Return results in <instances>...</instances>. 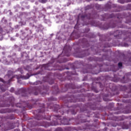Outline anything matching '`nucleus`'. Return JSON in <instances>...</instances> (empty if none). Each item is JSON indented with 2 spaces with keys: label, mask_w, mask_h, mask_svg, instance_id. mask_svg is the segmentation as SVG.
Wrapping results in <instances>:
<instances>
[{
  "label": "nucleus",
  "mask_w": 131,
  "mask_h": 131,
  "mask_svg": "<svg viewBox=\"0 0 131 131\" xmlns=\"http://www.w3.org/2000/svg\"><path fill=\"white\" fill-rule=\"evenodd\" d=\"M81 18H86V15H81Z\"/></svg>",
  "instance_id": "nucleus-24"
},
{
  "label": "nucleus",
  "mask_w": 131,
  "mask_h": 131,
  "mask_svg": "<svg viewBox=\"0 0 131 131\" xmlns=\"http://www.w3.org/2000/svg\"><path fill=\"white\" fill-rule=\"evenodd\" d=\"M50 84H52V83H54V81H52V82H49Z\"/></svg>",
  "instance_id": "nucleus-35"
},
{
  "label": "nucleus",
  "mask_w": 131,
  "mask_h": 131,
  "mask_svg": "<svg viewBox=\"0 0 131 131\" xmlns=\"http://www.w3.org/2000/svg\"><path fill=\"white\" fill-rule=\"evenodd\" d=\"M60 106L57 104H55L54 105L53 103H51L50 104H48L47 108L49 109H53L55 112H60L62 115L64 114V113H66V110H65L64 106H62L61 107L59 108Z\"/></svg>",
  "instance_id": "nucleus-2"
},
{
  "label": "nucleus",
  "mask_w": 131,
  "mask_h": 131,
  "mask_svg": "<svg viewBox=\"0 0 131 131\" xmlns=\"http://www.w3.org/2000/svg\"><path fill=\"white\" fill-rule=\"evenodd\" d=\"M53 88L55 90L56 94H58L59 93V88L58 87V85H55L53 87Z\"/></svg>",
  "instance_id": "nucleus-13"
},
{
  "label": "nucleus",
  "mask_w": 131,
  "mask_h": 131,
  "mask_svg": "<svg viewBox=\"0 0 131 131\" xmlns=\"http://www.w3.org/2000/svg\"><path fill=\"white\" fill-rule=\"evenodd\" d=\"M71 51V48H70V46H66L63 49L62 53L64 54V55L67 56V57H69L70 56V53H69V52Z\"/></svg>",
  "instance_id": "nucleus-6"
},
{
  "label": "nucleus",
  "mask_w": 131,
  "mask_h": 131,
  "mask_svg": "<svg viewBox=\"0 0 131 131\" xmlns=\"http://www.w3.org/2000/svg\"><path fill=\"white\" fill-rule=\"evenodd\" d=\"M57 100L56 98H53V97H51L48 99L49 102H50V101H56Z\"/></svg>",
  "instance_id": "nucleus-16"
},
{
  "label": "nucleus",
  "mask_w": 131,
  "mask_h": 131,
  "mask_svg": "<svg viewBox=\"0 0 131 131\" xmlns=\"http://www.w3.org/2000/svg\"><path fill=\"white\" fill-rule=\"evenodd\" d=\"M113 17H114V14H112L110 15L107 14H105L104 15H102V20L103 21H105L106 19H108V18H113Z\"/></svg>",
  "instance_id": "nucleus-8"
},
{
  "label": "nucleus",
  "mask_w": 131,
  "mask_h": 131,
  "mask_svg": "<svg viewBox=\"0 0 131 131\" xmlns=\"http://www.w3.org/2000/svg\"><path fill=\"white\" fill-rule=\"evenodd\" d=\"M48 89H49V87L48 86H47L46 87V88H44V90H46V92H48Z\"/></svg>",
  "instance_id": "nucleus-27"
},
{
  "label": "nucleus",
  "mask_w": 131,
  "mask_h": 131,
  "mask_svg": "<svg viewBox=\"0 0 131 131\" xmlns=\"http://www.w3.org/2000/svg\"><path fill=\"white\" fill-rule=\"evenodd\" d=\"M14 88H11L10 91L11 92V93H14Z\"/></svg>",
  "instance_id": "nucleus-23"
},
{
  "label": "nucleus",
  "mask_w": 131,
  "mask_h": 131,
  "mask_svg": "<svg viewBox=\"0 0 131 131\" xmlns=\"http://www.w3.org/2000/svg\"><path fill=\"white\" fill-rule=\"evenodd\" d=\"M48 2V0H41V3L42 4H46Z\"/></svg>",
  "instance_id": "nucleus-20"
},
{
  "label": "nucleus",
  "mask_w": 131,
  "mask_h": 131,
  "mask_svg": "<svg viewBox=\"0 0 131 131\" xmlns=\"http://www.w3.org/2000/svg\"><path fill=\"white\" fill-rule=\"evenodd\" d=\"M131 2V1H128V3H129V2Z\"/></svg>",
  "instance_id": "nucleus-42"
},
{
  "label": "nucleus",
  "mask_w": 131,
  "mask_h": 131,
  "mask_svg": "<svg viewBox=\"0 0 131 131\" xmlns=\"http://www.w3.org/2000/svg\"><path fill=\"white\" fill-rule=\"evenodd\" d=\"M120 32H119V30H117L115 33H114V36L115 37H117L118 36H119L120 34H119Z\"/></svg>",
  "instance_id": "nucleus-11"
},
{
  "label": "nucleus",
  "mask_w": 131,
  "mask_h": 131,
  "mask_svg": "<svg viewBox=\"0 0 131 131\" xmlns=\"http://www.w3.org/2000/svg\"><path fill=\"white\" fill-rule=\"evenodd\" d=\"M55 67H56V70H60V69H59V68H58V67H59V66H55Z\"/></svg>",
  "instance_id": "nucleus-30"
},
{
  "label": "nucleus",
  "mask_w": 131,
  "mask_h": 131,
  "mask_svg": "<svg viewBox=\"0 0 131 131\" xmlns=\"http://www.w3.org/2000/svg\"><path fill=\"white\" fill-rule=\"evenodd\" d=\"M126 36H127L126 38H124V40H126V41H129L131 42V32H127Z\"/></svg>",
  "instance_id": "nucleus-9"
},
{
  "label": "nucleus",
  "mask_w": 131,
  "mask_h": 131,
  "mask_svg": "<svg viewBox=\"0 0 131 131\" xmlns=\"http://www.w3.org/2000/svg\"><path fill=\"white\" fill-rule=\"evenodd\" d=\"M19 92H20L22 94L23 97H28V94H27V90L25 88H21L19 90Z\"/></svg>",
  "instance_id": "nucleus-7"
},
{
  "label": "nucleus",
  "mask_w": 131,
  "mask_h": 131,
  "mask_svg": "<svg viewBox=\"0 0 131 131\" xmlns=\"http://www.w3.org/2000/svg\"><path fill=\"white\" fill-rule=\"evenodd\" d=\"M14 77L17 78V79H20V78H21L22 79H28V78L30 77V75H29V73L27 74V76H22L21 75L19 76L15 75L14 77H12V78L9 79L8 82L5 81V80L3 79V78H0V81H2V82H3V83H10V82L12 81V79H13Z\"/></svg>",
  "instance_id": "nucleus-4"
},
{
  "label": "nucleus",
  "mask_w": 131,
  "mask_h": 131,
  "mask_svg": "<svg viewBox=\"0 0 131 131\" xmlns=\"http://www.w3.org/2000/svg\"><path fill=\"white\" fill-rule=\"evenodd\" d=\"M118 66L119 68H121V67H122V63L119 62L118 64Z\"/></svg>",
  "instance_id": "nucleus-18"
},
{
  "label": "nucleus",
  "mask_w": 131,
  "mask_h": 131,
  "mask_svg": "<svg viewBox=\"0 0 131 131\" xmlns=\"http://www.w3.org/2000/svg\"><path fill=\"white\" fill-rule=\"evenodd\" d=\"M34 85H38V84H41V82L40 81H37L33 83Z\"/></svg>",
  "instance_id": "nucleus-14"
},
{
  "label": "nucleus",
  "mask_w": 131,
  "mask_h": 131,
  "mask_svg": "<svg viewBox=\"0 0 131 131\" xmlns=\"http://www.w3.org/2000/svg\"><path fill=\"white\" fill-rule=\"evenodd\" d=\"M112 28H114V27H113Z\"/></svg>",
  "instance_id": "nucleus-46"
},
{
  "label": "nucleus",
  "mask_w": 131,
  "mask_h": 131,
  "mask_svg": "<svg viewBox=\"0 0 131 131\" xmlns=\"http://www.w3.org/2000/svg\"><path fill=\"white\" fill-rule=\"evenodd\" d=\"M40 109L37 110L34 112L36 113V116L35 118L37 120H40V119H47V120H51V118H54L51 124L48 122H42L38 124L39 126H44L45 127H48L49 125L56 126L59 125V124H63V125H68L70 124L69 121L70 120L67 119L66 117H64L62 119V117L59 115H54L52 116H49V118H46L45 115H43L45 112V106L44 104L39 105Z\"/></svg>",
  "instance_id": "nucleus-1"
},
{
  "label": "nucleus",
  "mask_w": 131,
  "mask_h": 131,
  "mask_svg": "<svg viewBox=\"0 0 131 131\" xmlns=\"http://www.w3.org/2000/svg\"><path fill=\"white\" fill-rule=\"evenodd\" d=\"M121 4H123V2H119Z\"/></svg>",
  "instance_id": "nucleus-38"
},
{
  "label": "nucleus",
  "mask_w": 131,
  "mask_h": 131,
  "mask_svg": "<svg viewBox=\"0 0 131 131\" xmlns=\"http://www.w3.org/2000/svg\"><path fill=\"white\" fill-rule=\"evenodd\" d=\"M2 127H3L4 126V125H2Z\"/></svg>",
  "instance_id": "nucleus-44"
},
{
  "label": "nucleus",
  "mask_w": 131,
  "mask_h": 131,
  "mask_svg": "<svg viewBox=\"0 0 131 131\" xmlns=\"http://www.w3.org/2000/svg\"><path fill=\"white\" fill-rule=\"evenodd\" d=\"M57 131H63L61 128H58Z\"/></svg>",
  "instance_id": "nucleus-25"
},
{
  "label": "nucleus",
  "mask_w": 131,
  "mask_h": 131,
  "mask_svg": "<svg viewBox=\"0 0 131 131\" xmlns=\"http://www.w3.org/2000/svg\"><path fill=\"white\" fill-rule=\"evenodd\" d=\"M85 54H83L82 56H79V58H83V57H85Z\"/></svg>",
  "instance_id": "nucleus-29"
},
{
  "label": "nucleus",
  "mask_w": 131,
  "mask_h": 131,
  "mask_svg": "<svg viewBox=\"0 0 131 131\" xmlns=\"http://www.w3.org/2000/svg\"><path fill=\"white\" fill-rule=\"evenodd\" d=\"M64 62H66L65 60H62V61H58V63H63Z\"/></svg>",
  "instance_id": "nucleus-31"
},
{
  "label": "nucleus",
  "mask_w": 131,
  "mask_h": 131,
  "mask_svg": "<svg viewBox=\"0 0 131 131\" xmlns=\"http://www.w3.org/2000/svg\"><path fill=\"white\" fill-rule=\"evenodd\" d=\"M22 105L23 106L24 108H25L26 107L27 108H29V109H31V108H33V106H32V105H30V103H27L25 101H23L21 103H17L16 104V106L19 107V108H21V107H22Z\"/></svg>",
  "instance_id": "nucleus-5"
},
{
  "label": "nucleus",
  "mask_w": 131,
  "mask_h": 131,
  "mask_svg": "<svg viewBox=\"0 0 131 131\" xmlns=\"http://www.w3.org/2000/svg\"><path fill=\"white\" fill-rule=\"evenodd\" d=\"M3 33V28H2L1 26H0V35L1 34H2Z\"/></svg>",
  "instance_id": "nucleus-21"
},
{
  "label": "nucleus",
  "mask_w": 131,
  "mask_h": 131,
  "mask_svg": "<svg viewBox=\"0 0 131 131\" xmlns=\"http://www.w3.org/2000/svg\"><path fill=\"white\" fill-rule=\"evenodd\" d=\"M126 113H129V112H127Z\"/></svg>",
  "instance_id": "nucleus-45"
},
{
  "label": "nucleus",
  "mask_w": 131,
  "mask_h": 131,
  "mask_svg": "<svg viewBox=\"0 0 131 131\" xmlns=\"http://www.w3.org/2000/svg\"><path fill=\"white\" fill-rule=\"evenodd\" d=\"M124 98H129V96H128V95L124 96Z\"/></svg>",
  "instance_id": "nucleus-33"
},
{
  "label": "nucleus",
  "mask_w": 131,
  "mask_h": 131,
  "mask_svg": "<svg viewBox=\"0 0 131 131\" xmlns=\"http://www.w3.org/2000/svg\"><path fill=\"white\" fill-rule=\"evenodd\" d=\"M99 1H103V0H99Z\"/></svg>",
  "instance_id": "nucleus-48"
},
{
  "label": "nucleus",
  "mask_w": 131,
  "mask_h": 131,
  "mask_svg": "<svg viewBox=\"0 0 131 131\" xmlns=\"http://www.w3.org/2000/svg\"><path fill=\"white\" fill-rule=\"evenodd\" d=\"M95 92L96 93H98V91H95Z\"/></svg>",
  "instance_id": "nucleus-41"
},
{
  "label": "nucleus",
  "mask_w": 131,
  "mask_h": 131,
  "mask_svg": "<svg viewBox=\"0 0 131 131\" xmlns=\"http://www.w3.org/2000/svg\"><path fill=\"white\" fill-rule=\"evenodd\" d=\"M48 70H50V69H48Z\"/></svg>",
  "instance_id": "nucleus-47"
},
{
  "label": "nucleus",
  "mask_w": 131,
  "mask_h": 131,
  "mask_svg": "<svg viewBox=\"0 0 131 131\" xmlns=\"http://www.w3.org/2000/svg\"><path fill=\"white\" fill-rule=\"evenodd\" d=\"M123 127L125 129H127V128H128V125H126L125 127Z\"/></svg>",
  "instance_id": "nucleus-26"
},
{
  "label": "nucleus",
  "mask_w": 131,
  "mask_h": 131,
  "mask_svg": "<svg viewBox=\"0 0 131 131\" xmlns=\"http://www.w3.org/2000/svg\"><path fill=\"white\" fill-rule=\"evenodd\" d=\"M130 93H131V88L130 89V91L128 92V94H129Z\"/></svg>",
  "instance_id": "nucleus-37"
},
{
  "label": "nucleus",
  "mask_w": 131,
  "mask_h": 131,
  "mask_svg": "<svg viewBox=\"0 0 131 131\" xmlns=\"http://www.w3.org/2000/svg\"><path fill=\"white\" fill-rule=\"evenodd\" d=\"M11 101H10V105H11V106H14V105H15V104H14V102H15V98H14L13 97H12L11 98Z\"/></svg>",
  "instance_id": "nucleus-12"
},
{
  "label": "nucleus",
  "mask_w": 131,
  "mask_h": 131,
  "mask_svg": "<svg viewBox=\"0 0 131 131\" xmlns=\"http://www.w3.org/2000/svg\"><path fill=\"white\" fill-rule=\"evenodd\" d=\"M9 129H10V128H8L6 127H4V128H2V130H4V131L9 130Z\"/></svg>",
  "instance_id": "nucleus-17"
},
{
  "label": "nucleus",
  "mask_w": 131,
  "mask_h": 131,
  "mask_svg": "<svg viewBox=\"0 0 131 131\" xmlns=\"http://www.w3.org/2000/svg\"><path fill=\"white\" fill-rule=\"evenodd\" d=\"M0 127H1V125H0Z\"/></svg>",
  "instance_id": "nucleus-49"
},
{
  "label": "nucleus",
  "mask_w": 131,
  "mask_h": 131,
  "mask_svg": "<svg viewBox=\"0 0 131 131\" xmlns=\"http://www.w3.org/2000/svg\"><path fill=\"white\" fill-rule=\"evenodd\" d=\"M81 122H86V120H83L81 121Z\"/></svg>",
  "instance_id": "nucleus-34"
},
{
  "label": "nucleus",
  "mask_w": 131,
  "mask_h": 131,
  "mask_svg": "<svg viewBox=\"0 0 131 131\" xmlns=\"http://www.w3.org/2000/svg\"><path fill=\"white\" fill-rule=\"evenodd\" d=\"M107 27L106 28H104V29H108L109 28V25H106Z\"/></svg>",
  "instance_id": "nucleus-28"
},
{
  "label": "nucleus",
  "mask_w": 131,
  "mask_h": 131,
  "mask_svg": "<svg viewBox=\"0 0 131 131\" xmlns=\"http://www.w3.org/2000/svg\"><path fill=\"white\" fill-rule=\"evenodd\" d=\"M2 113H5V112H2Z\"/></svg>",
  "instance_id": "nucleus-43"
},
{
  "label": "nucleus",
  "mask_w": 131,
  "mask_h": 131,
  "mask_svg": "<svg viewBox=\"0 0 131 131\" xmlns=\"http://www.w3.org/2000/svg\"><path fill=\"white\" fill-rule=\"evenodd\" d=\"M128 75V78L126 80H125V77H123L122 79L121 80V82H122L123 83H126V82H128V81H129V79L130 77H131V75H128V74H129V73L127 74Z\"/></svg>",
  "instance_id": "nucleus-10"
},
{
  "label": "nucleus",
  "mask_w": 131,
  "mask_h": 131,
  "mask_svg": "<svg viewBox=\"0 0 131 131\" xmlns=\"http://www.w3.org/2000/svg\"><path fill=\"white\" fill-rule=\"evenodd\" d=\"M0 107H5V106L2 105V106H1Z\"/></svg>",
  "instance_id": "nucleus-40"
},
{
  "label": "nucleus",
  "mask_w": 131,
  "mask_h": 131,
  "mask_svg": "<svg viewBox=\"0 0 131 131\" xmlns=\"http://www.w3.org/2000/svg\"><path fill=\"white\" fill-rule=\"evenodd\" d=\"M86 8H90V6H87Z\"/></svg>",
  "instance_id": "nucleus-39"
},
{
  "label": "nucleus",
  "mask_w": 131,
  "mask_h": 131,
  "mask_svg": "<svg viewBox=\"0 0 131 131\" xmlns=\"http://www.w3.org/2000/svg\"><path fill=\"white\" fill-rule=\"evenodd\" d=\"M28 95H31V94H33V95H35V96H37L38 94H40L41 95H42V96H45V95H47V92H42L41 89L37 87H34L29 89L28 90Z\"/></svg>",
  "instance_id": "nucleus-3"
},
{
  "label": "nucleus",
  "mask_w": 131,
  "mask_h": 131,
  "mask_svg": "<svg viewBox=\"0 0 131 131\" xmlns=\"http://www.w3.org/2000/svg\"><path fill=\"white\" fill-rule=\"evenodd\" d=\"M124 47H128V44L124 43Z\"/></svg>",
  "instance_id": "nucleus-32"
},
{
  "label": "nucleus",
  "mask_w": 131,
  "mask_h": 131,
  "mask_svg": "<svg viewBox=\"0 0 131 131\" xmlns=\"http://www.w3.org/2000/svg\"><path fill=\"white\" fill-rule=\"evenodd\" d=\"M71 112L72 114H76V113H75L74 110H67V113L68 114L69 112Z\"/></svg>",
  "instance_id": "nucleus-15"
},
{
  "label": "nucleus",
  "mask_w": 131,
  "mask_h": 131,
  "mask_svg": "<svg viewBox=\"0 0 131 131\" xmlns=\"http://www.w3.org/2000/svg\"><path fill=\"white\" fill-rule=\"evenodd\" d=\"M89 16H90V17H87L88 18V19H91V14H89Z\"/></svg>",
  "instance_id": "nucleus-36"
},
{
  "label": "nucleus",
  "mask_w": 131,
  "mask_h": 131,
  "mask_svg": "<svg viewBox=\"0 0 131 131\" xmlns=\"http://www.w3.org/2000/svg\"><path fill=\"white\" fill-rule=\"evenodd\" d=\"M106 8H108V9H111V5L107 4L106 5Z\"/></svg>",
  "instance_id": "nucleus-19"
},
{
  "label": "nucleus",
  "mask_w": 131,
  "mask_h": 131,
  "mask_svg": "<svg viewBox=\"0 0 131 131\" xmlns=\"http://www.w3.org/2000/svg\"><path fill=\"white\" fill-rule=\"evenodd\" d=\"M0 89L2 91V92H6V89H3V86H1Z\"/></svg>",
  "instance_id": "nucleus-22"
}]
</instances>
